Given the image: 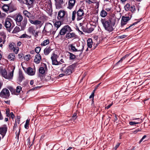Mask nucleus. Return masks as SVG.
<instances>
[{
    "instance_id": "obj_1",
    "label": "nucleus",
    "mask_w": 150,
    "mask_h": 150,
    "mask_svg": "<svg viewBox=\"0 0 150 150\" xmlns=\"http://www.w3.org/2000/svg\"><path fill=\"white\" fill-rule=\"evenodd\" d=\"M102 24L105 29L108 31L111 32L113 30V27L114 26L115 22V20L110 19L108 20H103L101 21Z\"/></svg>"
},
{
    "instance_id": "obj_2",
    "label": "nucleus",
    "mask_w": 150,
    "mask_h": 150,
    "mask_svg": "<svg viewBox=\"0 0 150 150\" xmlns=\"http://www.w3.org/2000/svg\"><path fill=\"white\" fill-rule=\"evenodd\" d=\"M14 68L12 69V70L8 73L5 69H3L0 67V72L2 76L5 79H12Z\"/></svg>"
},
{
    "instance_id": "obj_3",
    "label": "nucleus",
    "mask_w": 150,
    "mask_h": 150,
    "mask_svg": "<svg viewBox=\"0 0 150 150\" xmlns=\"http://www.w3.org/2000/svg\"><path fill=\"white\" fill-rule=\"evenodd\" d=\"M44 30L46 32V34L48 35L51 34L54 35L56 31V30L53 28L52 25L49 23H46Z\"/></svg>"
},
{
    "instance_id": "obj_4",
    "label": "nucleus",
    "mask_w": 150,
    "mask_h": 150,
    "mask_svg": "<svg viewBox=\"0 0 150 150\" xmlns=\"http://www.w3.org/2000/svg\"><path fill=\"white\" fill-rule=\"evenodd\" d=\"M60 66L62 67L60 70L62 72L64 73L66 75H70L71 73L72 70L73 69V65L69 66L65 69H64V68L65 67V64H62Z\"/></svg>"
},
{
    "instance_id": "obj_5",
    "label": "nucleus",
    "mask_w": 150,
    "mask_h": 150,
    "mask_svg": "<svg viewBox=\"0 0 150 150\" xmlns=\"http://www.w3.org/2000/svg\"><path fill=\"white\" fill-rule=\"evenodd\" d=\"M10 96L9 90L7 88H3L0 93V97L3 98L8 99Z\"/></svg>"
},
{
    "instance_id": "obj_6",
    "label": "nucleus",
    "mask_w": 150,
    "mask_h": 150,
    "mask_svg": "<svg viewBox=\"0 0 150 150\" xmlns=\"http://www.w3.org/2000/svg\"><path fill=\"white\" fill-rule=\"evenodd\" d=\"M72 30L71 28L68 25H66L64 26L60 30L59 34L61 35H64L67 32H71Z\"/></svg>"
},
{
    "instance_id": "obj_7",
    "label": "nucleus",
    "mask_w": 150,
    "mask_h": 150,
    "mask_svg": "<svg viewBox=\"0 0 150 150\" xmlns=\"http://www.w3.org/2000/svg\"><path fill=\"white\" fill-rule=\"evenodd\" d=\"M28 32L35 37L38 36V31L36 30L35 27L33 26H31L29 27L28 30Z\"/></svg>"
},
{
    "instance_id": "obj_8",
    "label": "nucleus",
    "mask_w": 150,
    "mask_h": 150,
    "mask_svg": "<svg viewBox=\"0 0 150 150\" xmlns=\"http://www.w3.org/2000/svg\"><path fill=\"white\" fill-rule=\"evenodd\" d=\"M57 18L59 20H63L67 16V14L66 12L62 10H60L58 13Z\"/></svg>"
},
{
    "instance_id": "obj_9",
    "label": "nucleus",
    "mask_w": 150,
    "mask_h": 150,
    "mask_svg": "<svg viewBox=\"0 0 150 150\" xmlns=\"http://www.w3.org/2000/svg\"><path fill=\"white\" fill-rule=\"evenodd\" d=\"M57 55L53 54L51 57L52 64L54 65H59L60 66L62 64L57 61Z\"/></svg>"
},
{
    "instance_id": "obj_10",
    "label": "nucleus",
    "mask_w": 150,
    "mask_h": 150,
    "mask_svg": "<svg viewBox=\"0 0 150 150\" xmlns=\"http://www.w3.org/2000/svg\"><path fill=\"white\" fill-rule=\"evenodd\" d=\"M11 20L10 18H6L5 19L4 26L6 28H10L11 29L13 28V26H12L11 23Z\"/></svg>"
},
{
    "instance_id": "obj_11",
    "label": "nucleus",
    "mask_w": 150,
    "mask_h": 150,
    "mask_svg": "<svg viewBox=\"0 0 150 150\" xmlns=\"http://www.w3.org/2000/svg\"><path fill=\"white\" fill-rule=\"evenodd\" d=\"M77 15V20L79 21L84 16V12L81 9H79L76 12Z\"/></svg>"
},
{
    "instance_id": "obj_12",
    "label": "nucleus",
    "mask_w": 150,
    "mask_h": 150,
    "mask_svg": "<svg viewBox=\"0 0 150 150\" xmlns=\"http://www.w3.org/2000/svg\"><path fill=\"white\" fill-rule=\"evenodd\" d=\"M15 18L17 24L18 25H20L21 22L23 19L22 16L21 15L18 14L16 16H15Z\"/></svg>"
},
{
    "instance_id": "obj_13",
    "label": "nucleus",
    "mask_w": 150,
    "mask_h": 150,
    "mask_svg": "<svg viewBox=\"0 0 150 150\" xmlns=\"http://www.w3.org/2000/svg\"><path fill=\"white\" fill-rule=\"evenodd\" d=\"M7 130V128L6 127H0V134L2 138H3L5 135Z\"/></svg>"
},
{
    "instance_id": "obj_14",
    "label": "nucleus",
    "mask_w": 150,
    "mask_h": 150,
    "mask_svg": "<svg viewBox=\"0 0 150 150\" xmlns=\"http://www.w3.org/2000/svg\"><path fill=\"white\" fill-rule=\"evenodd\" d=\"M93 30V28L92 27V26L88 25H87L86 28H85L83 29V31L85 32L90 33Z\"/></svg>"
},
{
    "instance_id": "obj_15",
    "label": "nucleus",
    "mask_w": 150,
    "mask_h": 150,
    "mask_svg": "<svg viewBox=\"0 0 150 150\" xmlns=\"http://www.w3.org/2000/svg\"><path fill=\"white\" fill-rule=\"evenodd\" d=\"M47 69V68L46 65L45 64H44L43 67H41L39 69V72L40 73L43 74L45 73Z\"/></svg>"
},
{
    "instance_id": "obj_16",
    "label": "nucleus",
    "mask_w": 150,
    "mask_h": 150,
    "mask_svg": "<svg viewBox=\"0 0 150 150\" xmlns=\"http://www.w3.org/2000/svg\"><path fill=\"white\" fill-rule=\"evenodd\" d=\"M75 2V0H69L68 3L67 8L71 9L74 7Z\"/></svg>"
},
{
    "instance_id": "obj_17",
    "label": "nucleus",
    "mask_w": 150,
    "mask_h": 150,
    "mask_svg": "<svg viewBox=\"0 0 150 150\" xmlns=\"http://www.w3.org/2000/svg\"><path fill=\"white\" fill-rule=\"evenodd\" d=\"M56 2V7L57 8L62 7V4L64 3L63 0H55Z\"/></svg>"
},
{
    "instance_id": "obj_18",
    "label": "nucleus",
    "mask_w": 150,
    "mask_h": 150,
    "mask_svg": "<svg viewBox=\"0 0 150 150\" xmlns=\"http://www.w3.org/2000/svg\"><path fill=\"white\" fill-rule=\"evenodd\" d=\"M41 59V57L40 54H37L35 56L34 61L37 64L39 63Z\"/></svg>"
},
{
    "instance_id": "obj_19",
    "label": "nucleus",
    "mask_w": 150,
    "mask_h": 150,
    "mask_svg": "<svg viewBox=\"0 0 150 150\" xmlns=\"http://www.w3.org/2000/svg\"><path fill=\"white\" fill-rule=\"evenodd\" d=\"M27 23V20L26 18H24L23 21L22 23H21V24L19 25L21 26L22 30H23L25 28L26 25Z\"/></svg>"
},
{
    "instance_id": "obj_20",
    "label": "nucleus",
    "mask_w": 150,
    "mask_h": 150,
    "mask_svg": "<svg viewBox=\"0 0 150 150\" xmlns=\"http://www.w3.org/2000/svg\"><path fill=\"white\" fill-rule=\"evenodd\" d=\"M27 73L30 75L32 76L35 74V72L32 68L29 67L27 69Z\"/></svg>"
},
{
    "instance_id": "obj_21",
    "label": "nucleus",
    "mask_w": 150,
    "mask_h": 150,
    "mask_svg": "<svg viewBox=\"0 0 150 150\" xmlns=\"http://www.w3.org/2000/svg\"><path fill=\"white\" fill-rule=\"evenodd\" d=\"M29 20L30 23L35 25H40L42 22L41 21L38 20L33 21L30 19H29Z\"/></svg>"
},
{
    "instance_id": "obj_22",
    "label": "nucleus",
    "mask_w": 150,
    "mask_h": 150,
    "mask_svg": "<svg viewBox=\"0 0 150 150\" xmlns=\"http://www.w3.org/2000/svg\"><path fill=\"white\" fill-rule=\"evenodd\" d=\"M133 120H138V122H129V124L131 125H133L136 124H138L141 123L142 122V120L139 118H136L133 119Z\"/></svg>"
},
{
    "instance_id": "obj_23",
    "label": "nucleus",
    "mask_w": 150,
    "mask_h": 150,
    "mask_svg": "<svg viewBox=\"0 0 150 150\" xmlns=\"http://www.w3.org/2000/svg\"><path fill=\"white\" fill-rule=\"evenodd\" d=\"M76 35L75 34L73 33H67L66 35V38L68 39L71 38H75Z\"/></svg>"
},
{
    "instance_id": "obj_24",
    "label": "nucleus",
    "mask_w": 150,
    "mask_h": 150,
    "mask_svg": "<svg viewBox=\"0 0 150 150\" xmlns=\"http://www.w3.org/2000/svg\"><path fill=\"white\" fill-rule=\"evenodd\" d=\"M87 44L88 47L91 48L93 44V42L91 39H88L87 40Z\"/></svg>"
},
{
    "instance_id": "obj_25",
    "label": "nucleus",
    "mask_w": 150,
    "mask_h": 150,
    "mask_svg": "<svg viewBox=\"0 0 150 150\" xmlns=\"http://www.w3.org/2000/svg\"><path fill=\"white\" fill-rule=\"evenodd\" d=\"M52 49H51L50 47H46L44 50V53L45 55H47L51 51Z\"/></svg>"
},
{
    "instance_id": "obj_26",
    "label": "nucleus",
    "mask_w": 150,
    "mask_h": 150,
    "mask_svg": "<svg viewBox=\"0 0 150 150\" xmlns=\"http://www.w3.org/2000/svg\"><path fill=\"white\" fill-rule=\"evenodd\" d=\"M34 0H26V4L28 6V7L30 8L32 6Z\"/></svg>"
},
{
    "instance_id": "obj_27",
    "label": "nucleus",
    "mask_w": 150,
    "mask_h": 150,
    "mask_svg": "<svg viewBox=\"0 0 150 150\" xmlns=\"http://www.w3.org/2000/svg\"><path fill=\"white\" fill-rule=\"evenodd\" d=\"M23 13L25 16L30 19L31 17V14L29 12L26 10H24L23 11Z\"/></svg>"
},
{
    "instance_id": "obj_28",
    "label": "nucleus",
    "mask_w": 150,
    "mask_h": 150,
    "mask_svg": "<svg viewBox=\"0 0 150 150\" xmlns=\"http://www.w3.org/2000/svg\"><path fill=\"white\" fill-rule=\"evenodd\" d=\"M8 59L10 60H13L15 59V55L14 54H10L8 56Z\"/></svg>"
},
{
    "instance_id": "obj_29",
    "label": "nucleus",
    "mask_w": 150,
    "mask_h": 150,
    "mask_svg": "<svg viewBox=\"0 0 150 150\" xmlns=\"http://www.w3.org/2000/svg\"><path fill=\"white\" fill-rule=\"evenodd\" d=\"M107 14V13L106 11L104 10H103L100 12V15L103 17H105Z\"/></svg>"
},
{
    "instance_id": "obj_30",
    "label": "nucleus",
    "mask_w": 150,
    "mask_h": 150,
    "mask_svg": "<svg viewBox=\"0 0 150 150\" xmlns=\"http://www.w3.org/2000/svg\"><path fill=\"white\" fill-rule=\"evenodd\" d=\"M61 25V22L60 21H56L54 23V26L57 28L56 30L59 28Z\"/></svg>"
},
{
    "instance_id": "obj_31",
    "label": "nucleus",
    "mask_w": 150,
    "mask_h": 150,
    "mask_svg": "<svg viewBox=\"0 0 150 150\" xmlns=\"http://www.w3.org/2000/svg\"><path fill=\"white\" fill-rule=\"evenodd\" d=\"M75 43H74V44H71L70 45V47H71V49L73 52L78 51L77 50L76 48L74 46Z\"/></svg>"
},
{
    "instance_id": "obj_32",
    "label": "nucleus",
    "mask_w": 150,
    "mask_h": 150,
    "mask_svg": "<svg viewBox=\"0 0 150 150\" xmlns=\"http://www.w3.org/2000/svg\"><path fill=\"white\" fill-rule=\"evenodd\" d=\"M49 43V40L47 39L45 40L41 44V45L43 46H45L48 44Z\"/></svg>"
},
{
    "instance_id": "obj_33",
    "label": "nucleus",
    "mask_w": 150,
    "mask_h": 150,
    "mask_svg": "<svg viewBox=\"0 0 150 150\" xmlns=\"http://www.w3.org/2000/svg\"><path fill=\"white\" fill-rule=\"evenodd\" d=\"M129 20V17L122 16V20L126 22V23Z\"/></svg>"
},
{
    "instance_id": "obj_34",
    "label": "nucleus",
    "mask_w": 150,
    "mask_h": 150,
    "mask_svg": "<svg viewBox=\"0 0 150 150\" xmlns=\"http://www.w3.org/2000/svg\"><path fill=\"white\" fill-rule=\"evenodd\" d=\"M20 30V28L17 26L14 29L13 33H16L19 32Z\"/></svg>"
},
{
    "instance_id": "obj_35",
    "label": "nucleus",
    "mask_w": 150,
    "mask_h": 150,
    "mask_svg": "<svg viewBox=\"0 0 150 150\" xmlns=\"http://www.w3.org/2000/svg\"><path fill=\"white\" fill-rule=\"evenodd\" d=\"M130 5L129 4H127L124 6V8L126 11H128L130 10Z\"/></svg>"
},
{
    "instance_id": "obj_36",
    "label": "nucleus",
    "mask_w": 150,
    "mask_h": 150,
    "mask_svg": "<svg viewBox=\"0 0 150 150\" xmlns=\"http://www.w3.org/2000/svg\"><path fill=\"white\" fill-rule=\"evenodd\" d=\"M2 8L4 11L7 12L9 9V7L7 5H5L3 6Z\"/></svg>"
},
{
    "instance_id": "obj_37",
    "label": "nucleus",
    "mask_w": 150,
    "mask_h": 150,
    "mask_svg": "<svg viewBox=\"0 0 150 150\" xmlns=\"http://www.w3.org/2000/svg\"><path fill=\"white\" fill-rule=\"evenodd\" d=\"M29 121H30L29 119V120L27 119L26 120V122H25V125L24 127H25V128L26 129H28V128Z\"/></svg>"
},
{
    "instance_id": "obj_38",
    "label": "nucleus",
    "mask_w": 150,
    "mask_h": 150,
    "mask_svg": "<svg viewBox=\"0 0 150 150\" xmlns=\"http://www.w3.org/2000/svg\"><path fill=\"white\" fill-rule=\"evenodd\" d=\"M5 40H3L1 38H0V47L2 49L3 44H4Z\"/></svg>"
},
{
    "instance_id": "obj_39",
    "label": "nucleus",
    "mask_w": 150,
    "mask_h": 150,
    "mask_svg": "<svg viewBox=\"0 0 150 150\" xmlns=\"http://www.w3.org/2000/svg\"><path fill=\"white\" fill-rule=\"evenodd\" d=\"M69 53L70 54L69 56L70 59H74L75 58L76 56L70 52H69Z\"/></svg>"
},
{
    "instance_id": "obj_40",
    "label": "nucleus",
    "mask_w": 150,
    "mask_h": 150,
    "mask_svg": "<svg viewBox=\"0 0 150 150\" xmlns=\"http://www.w3.org/2000/svg\"><path fill=\"white\" fill-rule=\"evenodd\" d=\"M23 78V76L22 73L21 72L19 73V81H21Z\"/></svg>"
},
{
    "instance_id": "obj_41",
    "label": "nucleus",
    "mask_w": 150,
    "mask_h": 150,
    "mask_svg": "<svg viewBox=\"0 0 150 150\" xmlns=\"http://www.w3.org/2000/svg\"><path fill=\"white\" fill-rule=\"evenodd\" d=\"M31 36H29L28 35L26 34H23L20 37L21 38H31Z\"/></svg>"
},
{
    "instance_id": "obj_42",
    "label": "nucleus",
    "mask_w": 150,
    "mask_h": 150,
    "mask_svg": "<svg viewBox=\"0 0 150 150\" xmlns=\"http://www.w3.org/2000/svg\"><path fill=\"white\" fill-rule=\"evenodd\" d=\"M41 48L39 47H37L35 49V51L38 54H39L41 50Z\"/></svg>"
},
{
    "instance_id": "obj_43",
    "label": "nucleus",
    "mask_w": 150,
    "mask_h": 150,
    "mask_svg": "<svg viewBox=\"0 0 150 150\" xmlns=\"http://www.w3.org/2000/svg\"><path fill=\"white\" fill-rule=\"evenodd\" d=\"M76 12L75 11H73L72 12V19L73 21L75 19V15H76Z\"/></svg>"
},
{
    "instance_id": "obj_44",
    "label": "nucleus",
    "mask_w": 150,
    "mask_h": 150,
    "mask_svg": "<svg viewBox=\"0 0 150 150\" xmlns=\"http://www.w3.org/2000/svg\"><path fill=\"white\" fill-rule=\"evenodd\" d=\"M21 89L22 88L20 86H18L16 87V92L18 93H20Z\"/></svg>"
},
{
    "instance_id": "obj_45",
    "label": "nucleus",
    "mask_w": 150,
    "mask_h": 150,
    "mask_svg": "<svg viewBox=\"0 0 150 150\" xmlns=\"http://www.w3.org/2000/svg\"><path fill=\"white\" fill-rule=\"evenodd\" d=\"M30 55L29 54L26 55L25 57V59L26 61H28L30 59Z\"/></svg>"
},
{
    "instance_id": "obj_46",
    "label": "nucleus",
    "mask_w": 150,
    "mask_h": 150,
    "mask_svg": "<svg viewBox=\"0 0 150 150\" xmlns=\"http://www.w3.org/2000/svg\"><path fill=\"white\" fill-rule=\"evenodd\" d=\"M45 79L46 81H49L50 80L51 77L50 75L46 76H45Z\"/></svg>"
},
{
    "instance_id": "obj_47",
    "label": "nucleus",
    "mask_w": 150,
    "mask_h": 150,
    "mask_svg": "<svg viewBox=\"0 0 150 150\" xmlns=\"http://www.w3.org/2000/svg\"><path fill=\"white\" fill-rule=\"evenodd\" d=\"M6 16V14L3 13H1L0 14V18H4Z\"/></svg>"
},
{
    "instance_id": "obj_48",
    "label": "nucleus",
    "mask_w": 150,
    "mask_h": 150,
    "mask_svg": "<svg viewBox=\"0 0 150 150\" xmlns=\"http://www.w3.org/2000/svg\"><path fill=\"white\" fill-rule=\"evenodd\" d=\"M77 118L76 114L75 113H74L73 116L71 118V120H75Z\"/></svg>"
},
{
    "instance_id": "obj_49",
    "label": "nucleus",
    "mask_w": 150,
    "mask_h": 150,
    "mask_svg": "<svg viewBox=\"0 0 150 150\" xmlns=\"http://www.w3.org/2000/svg\"><path fill=\"white\" fill-rule=\"evenodd\" d=\"M86 2L89 4L94 3V0H86Z\"/></svg>"
},
{
    "instance_id": "obj_50",
    "label": "nucleus",
    "mask_w": 150,
    "mask_h": 150,
    "mask_svg": "<svg viewBox=\"0 0 150 150\" xmlns=\"http://www.w3.org/2000/svg\"><path fill=\"white\" fill-rule=\"evenodd\" d=\"M127 35H120L118 36V38L120 39H123L127 37Z\"/></svg>"
},
{
    "instance_id": "obj_51",
    "label": "nucleus",
    "mask_w": 150,
    "mask_h": 150,
    "mask_svg": "<svg viewBox=\"0 0 150 150\" xmlns=\"http://www.w3.org/2000/svg\"><path fill=\"white\" fill-rule=\"evenodd\" d=\"M14 52L16 54L18 53V50L19 48L17 47L13 49Z\"/></svg>"
},
{
    "instance_id": "obj_52",
    "label": "nucleus",
    "mask_w": 150,
    "mask_h": 150,
    "mask_svg": "<svg viewBox=\"0 0 150 150\" xmlns=\"http://www.w3.org/2000/svg\"><path fill=\"white\" fill-rule=\"evenodd\" d=\"M137 23H138V22L134 23H133L132 24L130 25L128 27H127V28H125V30H127V29L131 28L133 25H135L136 24H137Z\"/></svg>"
},
{
    "instance_id": "obj_53",
    "label": "nucleus",
    "mask_w": 150,
    "mask_h": 150,
    "mask_svg": "<svg viewBox=\"0 0 150 150\" xmlns=\"http://www.w3.org/2000/svg\"><path fill=\"white\" fill-rule=\"evenodd\" d=\"M14 45H13L12 44H10L9 45V47L11 49H13L15 47Z\"/></svg>"
},
{
    "instance_id": "obj_54",
    "label": "nucleus",
    "mask_w": 150,
    "mask_h": 150,
    "mask_svg": "<svg viewBox=\"0 0 150 150\" xmlns=\"http://www.w3.org/2000/svg\"><path fill=\"white\" fill-rule=\"evenodd\" d=\"M127 23L126 22L123 21L121 20V25L122 26H123L124 25L126 24Z\"/></svg>"
},
{
    "instance_id": "obj_55",
    "label": "nucleus",
    "mask_w": 150,
    "mask_h": 150,
    "mask_svg": "<svg viewBox=\"0 0 150 150\" xmlns=\"http://www.w3.org/2000/svg\"><path fill=\"white\" fill-rule=\"evenodd\" d=\"M8 88L9 89L10 91L11 92H13L14 90L13 87H8Z\"/></svg>"
},
{
    "instance_id": "obj_56",
    "label": "nucleus",
    "mask_w": 150,
    "mask_h": 150,
    "mask_svg": "<svg viewBox=\"0 0 150 150\" xmlns=\"http://www.w3.org/2000/svg\"><path fill=\"white\" fill-rule=\"evenodd\" d=\"M135 7L134 6H132L130 8V10L132 11H134L135 10Z\"/></svg>"
},
{
    "instance_id": "obj_57",
    "label": "nucleus",
    "mask_w": 150,
    "mask_h": 150,
    "mask_svg": "<svg viewBox=\"0 0 150 150\" xmlns=\"http://www.w3.org/2000/svg\"><path fill=\"white\" fill-rule=\"evenodd\" d=\"M94 92L93 91L92 94L89 96V98H93L94 96Z\"/></svg>"
},
{
    "instance_id": "obj_58",
    "label": "nucleus",
    "mask_w": 150,
    "mask_h": 150,
    "mask_svg": "<svg viewBox=\"0 0 150 150\" xmlns=\"http://www.w3.org/2000/svg\"><path fill=\"white\" fill-rule=\"evenodd\" d=\"M112 105V103L111 104L108 105L106 107H105V108L106 109H109Z\"/></svg>"
},
{
    "instance_id": "obj_59",
    "label": "nucleus",
    "mask_w": 150,
    "mask_h": 150,
    "mask_svg": "<svg viewBox=\"0 0 150 150\" xmlns=\"http://www.w3.org/2000/svg\"><path fill=\"white\" fill-rule=\"evenodd\" d=\"M10 115L11 116V117L12 119H13L14 117V115L13 114V112H11L10 113Z\"/></svg>"
},
{
    "instance_id": "obj_60",
    "label": "nucleus",
    "mask_w": 150,
    "mask_h": 150,
    "mask_svg": "<svg viewBox=\"0 0 150 150\" xmlns=\"http://www.w3.org/2000/svg\"><path fill=\"white\" fill-rule=\"evenodd\" d=\"M23 55L22 54H21V53L19 54H18V58L19 59H20V58H22L23 57Z\"/></svg>"
},
{
    "instance_id": "obj_61",
    "label": "nucleus",
    "mask_w": 150,
    "mask_h": 150,
    "mask_svg": "<svg viewBox=\"0 0 150 150\" xmlns=\"http://www.w3.org/2000/svg\"><path fill=\"white\" fill-rule=\"evenodd\" d=\"M120 144V143H117L116 145L115 146V150L119 146Z\"/></svg>"
},
{
    "instance_id": "obj_62",
    "label": "nucleus",
    "mask_w": 150,
    "mask_h": 150,
    "mask_svg": "<svg viewBox=\"0 0 150 150\" xmlns=\"http://www.w3.org/2000/svg\"><path fill=\"white\" fill-rule=\"evenodd\" d=\"M9 113H10V112H9V110H7L6 111V114H7V116L8 117V116H10V114Z\"/></svg>"
},
{
    "instance_id": "obj_63",
    "label": "nucleus",
    "mask_w": 150,
    "mask_h": 150,
    "mask_svg": "<svg viewBox=\"0 0 150 150\" xmlns=\"http://www.w3.org/2000/svg\"><path fill=\"white\" fill-rule=\"evenodd\" d=\"M129 55V54H126L122 58V59H123V60L126 57H128Z\"/></svg>"
},
{
    "instance_id": "obj_64",
    "label": "nucleus",
    "mask_w": 150,
    "mask_h": 150,
    "mask_svg": "<svg viewBox=\"0 0 150 150\" xmlns=\"http://www.w3.org/2000/svg\"><path fill=\"white\" fill-rule=\"evenodd\" d=\"M65 75H66L64 73L63 74H60L59 75V76L60 77H62Z\"/></svg>"
}]
</instances>
